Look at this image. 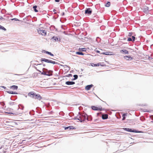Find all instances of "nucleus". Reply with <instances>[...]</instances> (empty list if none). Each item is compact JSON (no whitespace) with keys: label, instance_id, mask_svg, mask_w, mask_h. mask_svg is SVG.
<instances>
[{"label":"nucleus","instance_id":"obj_15","mask_svg":"<svg viewBox=\"0 0 153 153\" xmlns=\"http://www.w3.org/2000/svg\"><path fill=\"white\" fill-rule=\"evenodd\" d=\"M91 65L92 66H99L100 65H101L102 66L103 65L101 64V63H99L97 64H94L93 63H91Z\"/></svg>","mask_w":153,"mask_h":153},{"label":"nucleus","instance_id":"obj_26","mask_svg":"<svg viewBox=\"0 0 153 153\" xmlns=\"http://www.w3.org/2000/svg\"><path fill=\"white\" fill-rule=\"evenodd\" d=\"M52 39H53L55 41L58 40V38L56 37L53 36V37Z\"/></svg>","mask_w":153,"mask_h":153},{"label":"nucleus","instance_id":"obj_12","mask_svg":"<svg viewBox=\"0 0 153 153\" xmlns=\"http://www.w3.org/2000/svg\"><path fill=\"white\" fill-rule=\"evenodd\" d=\"M9 88L10 89H12L13 90H15L17 89L18 87L17 86L14 85L10 86Z\"/></svg>","mask_w":153,"mask_h":153},{"label":"nucleus","instance_id":"obj_23","mask_svg":"<svg viewBox=\"0 0 153 153\" xmlns=\"http://www.w3.org/2000/svg\"><path fill=\"white\" fill-rule=\"evenodd\" d=\"M76 54L78 55H84V53L82 52H76Z\"/></svg>","mask_w":153,"mask_h":153},{"label":"nucleus","instance_id":"obj_1","mask_svg":"<svg viewBox=\"0 0 153 153\" xmlns=\"http://www.w3.org/2000/svg\"><path fill=\"white\" fill-rule=\"evenodd\" d=\"M37 66L36 67H35V68L37 71H39L41 74L48 76H50L52 75L53 71H48L47 70V69L45 68L43 69L42 72L40 71L39 69H40V68L41 66H42V64H38L37 65Z\"/></svg>","mask_w":153,"mask_h":153},{"label":"nucleus","instance_id":"obj_31","mask_svg":"<svg viewBox=\"0 0 153 153\" xmlns=\"http://www.w3.org/2000/svg\"><path fill=\"white\" fill-rule=\"evenodd\" d=\"M55 1L57 2H59L60 0H55Z\"/></svg>","mask_w":153,"mask_h":153},{"label":"nucleus","instance_id":"obj_8","mask_svg":"<svg viewBox=\"0 0 153 153\" xmlns=\"http://www.w3.org/2000/svg\"><path fill=\"white\" fill-rule=\"evenodd\" d=\"M103 54L108 55H114V53L111 52H104L102 53Z\"/></svg>","mask_w":153,"mask_h":153},{"label":"nucleus","instance_id":"obj_5","mask_svg":"<svg viewBox=\"0 0 153 153\" xmlns=\"http://www.w3.org/2000/svg\"><path fill=\"white\" fill-rule=\"evenodd\" d=\"M41 60L42 61H44L45 62H47L51 63H52L53 64H55L56 63V62H55V61H53L51 60H49L48 59H46L45 58L42 59Z\"/></svg>","mask_w":153,"mask_h":153},{"label":"nucleus","instance_id":"obj_7","mask_svg":"<svg viewBox=\"0 0 153 153\" xmlns=\"http://www.w3.org/2000/svg\"><path fill=\"white\" fill-rule=\"evenodd\" d=\"M92 11L91 10V9L90 8H87L85 10V14H90L92 13Z\"/></svg>","mask_w":153,"mask_h":153},{"label":"nucleus","instance_id":"obj_24","mask_svg":"<svg viewBox=\"0 0 153 153\" xmlns=\"http://www.w3.org/2000/svg\"><path fill=\"white\" fill-rule=\"evenodd\" d=\"M45 53H46L50 55L51 56H53V55L50 52H49L48 51H46Z\"/></svg>","mask_w":153,"mask_h":153},{"label":"nucleus","instance_id":"obj_3","mask_svg":"<svg viewBox=\"0 0 153 153\" xmlns=\"http://www.w3.org/2000/svg\"><path fill=\"white\" fill-rule=\"evenodd\" d=\"M76 119L79 120L81 122H84L86 119L88 120V117L87 115H82L80 116L79 118H77Z\"/></svg>","mask_w":153,"mask_h":153},{"label":"nucleus","instance_id":"obj_29","mask_svg":"<svg viewBox=\"0 0 153 153\" xmlns=\"http://www.w3.org/2000/svg\"><path fill=\"white\" fill-rule=\"evenodd\" d=\"M132 40L133 41H134L135 37L134 36H132Z\"/></svg>","mask_w":153,"mask_h":153},{"label":"nucleus","instance_id":"obj_28","mask_svg":"<svg viewBox=\"0 0 153 153\" xmlns=\"http://www.w3.org/2000/svg\"><path fill=\"white\" fill-rule=\"evenodd\" d=\"M128 41H132V39L131 38H129L128 39Z\"/></svg>","mask_w":153,"mask_h":153},{"label":"nucleus","instance_id":"obj_27","mask_svg":"<svg viewBox=\"0 0 153 153\" xmlns=\"http://www.w3.org/2000/svg\"><path fill=\"white\" fill-rule=\"evenodd\" d=\"M74 80L78 78V76L77 75H74Z\"/></svg>","mask_w":153,"mask_h":153},{"label":"nucleus","instance_id":"obj_22","mask_svg":"<svg viewBox=\"0 0 153 153\" xmlns=\"http://www.w3.org/2000/svg\"><path fill=\"white\" fill-rule=\"evenodd\" d=\"M0 29L2 30H6V29L3 26L0 25Z\"/></svg>","mask_w":153,"mask_h":153},{"label":"nucleus","instance_id":"obj_16","mask_svg":"<svg viewBox=\"0 0 153 153\" xmlns=\"http://www.w3.org/2000/svg\"><path fill=\"white\" fill-rule=\"evenodd\" d=\"M65 83L67 85H71L74 84L75 82L73 81H67Z\"/></svg>","mask_w":153,"mask_h":153},{"label":"nucleus","instance_id":"obj_2","mask_svg":"<svg viewBox=\"0 0 153 153\" xmlns=\"http://www.w3.org/2000/svg\"><path fill=\"white\" fill-rule=\"evenodd\" d=\"M38 33L43 36H45L47 35V32L45 30L39 28L37 29Z\"/></svg>","mask_w":153,"mask_h":153},{"label":"nucleus","instance_id":"obj_35","mask_svg":"<svg viewBox=\"0 0 153 153\" xmlns=\"http://www.w3.org/2000/svg\"><path fill=\"white\" fill-rule=\"evenodd\" d=\"M55 11H56L55 10V9H54V10H53V12H55Z\"/></svg>","mask_w":153,"mask_h":153},{"label":"nucleus","instance_id":"obj_10","mask_svg":"<svg viewBox=\"0 0 153 153\" xmlns=\"http://www.w3.org/2000/svg\"><path fill=\"white\" fill-rule=\"evenodd\" d=\"M35 95V94L32 91L30 92L28 94V95L30 97H32L33 98H34Z\"/></svg>","mask_w":153,"mask_h":153},{"label":"nucleus","instance_id":"obj_30","mask_svg":"<svg viewBox=\"0 0 153 153\" xmlns=\"http://www.w3.org/2000/svg\"><path fill=\"white\" fill-rule=\"evenodd\" d=\"M11 20H15L16 21H19V20L18 19H16V18L13 19H11Z\"/></svg>","mask_w":153,"mask_h":153},{"label":"nucleus","instance_id":"obj_17","mask_svg":"<svg viewBox=\"0 0 153 153\" xmlns=\"http://www.w3.org/2000/svg\"><path fill=\"white\" fill-rule=\"evenodd\" d=\"M120 52L121 53H124L125 54H128V51L126 50H121Z\"/></svg>","mask_w":153,"mask_h":153},{"label":"nucleus","instance_id":"obj_19","mask_svg":"<svg viewBox=\"0 0 153 153\" xmlns=\"http://www.w3.org/2000/svg\"><path fill=\"white\" fill-rule=\"evenodd\" d=\"M110 5V1H108L105 4V6L106 7H109Z\"/></svg>","mask_w":153,"mask_h":153},{"label":"nucleus","instance_id":"obj_6","mask_svg":"<svg viewBox=\"0 0 153 153\" xmlns=\"http://www.w3.org/2000/svg\"><path fill=\"white\" fill-rule=\"evenodd\" d=\"M34 98L35 99H37L39 100H41L42 99V97L39 94H36Z\"/></svg>","mask_w":153,"mask_h":153},{"label":"nucleus","instance_id":"obj_13","mask_svg":"<svg viewBox=\"0 0 153 153\" xmlns=\"http://www.w3.org/2000/svg\"><path fill=\"white\" fill-rule=\"evenodd\" d=\"M93 86V85H88L86 86L85 89L87 90H89Z\"/></svg>","mask_w":153,"mask_h":153},{"label":"nucleus","instance_id":"obj_33","mask_svg":"<svg viewBox=\"0 0 153 153\" xmlns=\"http://www.w3.org/2000/svg\"><path fill=\"white\" fill-rule=\"evenodd\" d=\"M126 115V114H123V116L125 117Z\"/></svg>","mask_w":153,"mask_h":153},{"label":"nucleus","instance_id":"obj_32","mask_svg":"<svg viewBox=\"0 0 153 153\" xmlns=\"http://www.w3.org/2000/svg\"><path fill=\"white\" fill-rule=\"evenodd\" d=\"M125 119V117H123V120H124Z\"/></svg>","mask_w":153,"mask_h":153},{"label":"nucleus","instance_id":"obj_20","mask_svg":"<svg viewBox=\"0 0 153 153\" xmlns=\"http://www.w3.org/2000/svg\"><path fill=\"white\" fill-rule=\"evenodd\" d=\"M144 9H145L144 11L145 12H147L149 10V8L147 6H145Z\"/></svg>","mask_w":153,"mask_h":153},{"label":"nucleus","instance_id":"obj_4","mask_svg":"<svg viewBox=\"0 0 153 153\" xmlns=\"http://www.w3.org/2000/svg\"><path fill=\"white\" fill-rule=\"evenodd\" d=\"M92 109L94 110H97L101 111L103 110L102 108L101 107H97L94 106H92Z\"/></svg>","mask_w":153,"mask_h":153},{"label":"nucleus","instance_id":"obj_34","mask_svg":"<svg viewBox=\"0 0 153 153\" xmlns=\"http://www.w3.org/2000/svg\"><path fill=\"white\" fill-rule=\"evenodd\" d=\"M3 19V18L2 17L0 16V19Z\"/></svg>","mask_w":153,"mask_h":153},{"label":"nucleus","instance_id":"obj_14","mask_svg":"<svg viewBox=\"0 0 153 153\" xmlns=\"http://www.w3.org/2000/svg\"><path fill=\"white\" fill-rule=\"evenodd\" d=\"M124 58L125 59L128 60H129L130 59V60H132L133 59L130 56H125L124 57Z\"/></svg>","mask_w":153,"mask_h":153},{"label":"nucleus","instance_id":"obj_21","mask_svg":"<svg viewBox=\"0 0 153 153\" xmlns=\"http://www.w3.org/2000/svg\"><path fill=\"white\" fill-rule=\"evenodd\" d=\"M37 7V6L36 5L34 6L33 8L34 9V10L35 12H38V10L36 9V8Z\"/></svg>","mask_w":153,"mask_h":153},{"label":"nucleus","instance_id":"obj_11","mask_svg":"<svg viewBox=\"0 0 153 153\" xmlns=\"http://www.w3.org/2000/svg\"><path fill=\"white\" fill-rule=\"evenodd\" d=\"M108 115L107 114H104L102 115V117L103 120L106 119L108 118Z\"/></svg>","mask_w":153,"mask_h":153},{"label":"nucleus","instance_id":"obj_18","mask_svg":"<svg viewBox=\"0 0 153 153\" xmlns=\"http://www.w3.org/2000/svg\"><path fill=\"white\" fill-rule=\"evenodd\" d=\"M7 92L9 94H17V93L16 92H14L13 91H7Z\"/></svg>","mask_w":153,"mask_h":153},{"label":"nucleus","instance_id":"obj_25","mask_svg":"<svg viewBox=\"0 0 153 153\" xmlns=\"http://www.w3.org/2000/svg\"><path fill=\"white\" fill-rule=\"evenodd\" d=\"M79 50H81L83 51H86V49L85 48H79Z\"/></svg>","mask_w":153,"mask_h":153},{"label":"nucleus","instance_id":"obj_9","mask_svg":"<svg viewBox=\"0 0 153 153\" xmlns=\"http://www.w3.org/2000/svg\"><path fill=\"white\" fill-rule=\"evenodd\" d=\"M124 129L127 131H129V132H137L136 131H135L134 130H132L131 128H124Z\"/></svg>","mask_w":153,"mask_h":153}]
</instances>
